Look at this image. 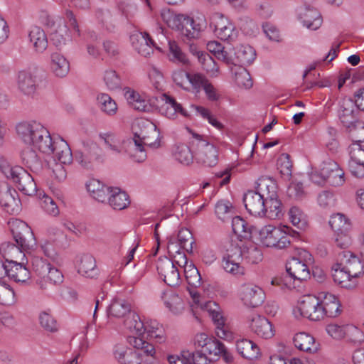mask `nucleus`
I'll return each mask as SVG.
<instances>
[{
  "label": "nucleus",
  "instance_id": "obj_1",
  "mask_svg": "<svg viewBox=\"0 0 364 364\" xmlns=\"http://www.w3.org/2000/svg\"><path fill=\"white\" fill-rule=\"evenodd\" d=\"M255 191H248L243 197L247 212L255 217L279 218L282 215V204L278 198L275 181L262 176L255 182Z\"/></svg>",
  "mask_w": 364,
  "mask_h": 364
},
{
  "label": "nucleus",
  "instance_id": "obj_2",
  "mask_svg": "<svg viewBox=\"0 0 364 364\" xmlns=\"http://www.w3.org/2000/svg\"><path fill=\"white\" fill-rule=\"evenodd\" d=\"M134 137L130 141L129 154L134 161L141 163L146 159V146L157 148L160 145L159 132L151 122L144 119H136L133 125Z\"/></svg>",
  "mask_w": 364,
  "mask_h": 364
},
{
  "label": "nucleus",
  "instance_id": "obj_3",
  "mask_svg": "<svg viewBox=\"0 0 364 364\" xmlns=\"http://www.w3.org/2000/svg\"><path fill=\"white\" fill-rule=\"evenodd\" d=\"M18 138L25 144L33 145L41 152L51 154L52 137L48 129L36 120L23 121L16 126Z\"/></svg>",
  "mask_w": 364,
  "mask_h": 364
},
{
  "label": "nucleus",
  "instance_id": "obj_4",
  "mask_svg": "<svg viewBox=\"0 0 364 364\" xmlns=\"http://www.w3.org/2000/svg\"><path fill=\"white\" fill-rule=\"evenodd\" d=\"M0 171L23 194L33 196L36 193V183L33 176L21 166H12L4 157L0 156Z\"/></svg>",
  "mask_w": 364,
  "mask_h": 364
},
{
  "label": "nucleus",
  "instance_id": "obj_5",
  "mask_svg": "<svg viewBox=\"0 0 364 364\" xmlns=\"http://www.w3.org/2000/svg\"><path fill=\"white\" fill-rule=\"evenodd\" d=\"M32 266L34 272L38 276L36 284L44 293L49 294L53 287L63 282V274L45 259L36 257L32 261Z\"/></svg>",
  "mask_w": 364,
  "mask_h": 364
},
{
  "label": "nucleus",
  "instance_id": "obj_6",
  "mask_svg": "<svg viewBox=\"0 0 364 364\" xmlns=\"http://www.w3.org/2000/svg\"><path fill=\"white\" fill-rule=\"evenodd\" d=\"M192 146L195 151V159L197 163L205 166L212 167L218 162V150L213 144L208 141L203 136L192 133Z\"/></svg>",
  "mask_w": 364,
  "mask_h": 364
},
{
  "label": "nucleus",
  "instance_id": "obj_7",
  "mask_svg": "<svg viewBox=\"0 0 364 364\" xmlns=\"http://www.w3.org/2000/svg\"><path fill=\"white\" fill-rule=\"evenodd\" d=\"M287 227L283 228L272 225L262 227L259 231V240L264 246L284 249L290 243L289 235L287 233Z\"/></svg>",
  "mask_w": 364,
  "mask_h": 364
},
{
  "label": "nucleus",
  "instance_id": "obj_8",
  "mask_svg": "<svg viewBox=\"0 0 364 364\" xmlns=\"http://www.w3.org/2000/svg\"><path fill=\"white\" fill-rule=\"evenodd\" d=\"M223 247L225 252L223 257L222 266L225 271L233 275L243 274L244 268L241 265L243 260L242 247L236 240H232L228 241Z\"/></svg>",
  "mask_w": 364,
  "mask_h": 364
},
{
  "label": "nucleus",
  "instance_id": "obj_9",
  "mask_svg": "<svg viewBox=\"0 0 364 364\" xmlns=\"http://www.w3.org/2000/svg\"><path fill=\"white\" fill-rule=\"evenodd\" d=\"M295 317H305L311 321H320L323 319L321 309V301L316 296L306 295L298 301L297 306L293 310Z\"/></svg>",
  "mask_w": 364,
  "mask_h": 364
},
{
  "label": "nucleus",
  "instance_id": "obj_10",
  "mask_svg": "<svg viewBox=\"0 0 364 364\" xmlns=\"http://www.w3.org/2000/svg\"><path fill=\"white\" fill-rule=\"evenodd\" d=\"M210 24L214 26L215 34L220 40L231 43L237 39L238 31L235 25L222 14H213Z\"/></svg>",
  "mask_w": 364,
  "mask_h": 364
},
{
  "label": "nucleus",
  "instance_id": "obj_11",
  "mask_svg": "<svg viewBox=\"0 0 364 364\" xmlns=\"http://www.w3.org/2000/svg\"><path fill=\"white\" fill-rule=\"evenodd\" d=\"M128 343L133 351L136 352L142 363L156 364V349L154 346L141 337L130 336Z\"/></svg>",
  "mask_w": 364,
  "mask_h": 364
},
{
  "label": "nucleus",
  "instance_id": "obj_12",
  "mask_svg": "<svg viewBox=\"0 0 364 364\" xmlns=\"http://www.w3.org/2000/svg\"><path fill=\"white\" fill-rule=\"evenodd\" d=\"M170 28L180 31L188 39L197 38L200 31L199 24H196L192 18L183 14H175Z\"/></svg>",
  "mask_w": 364,
  "mask_h": 364
},
{
  "label": "nucleus",
  "instance_id": "obj_13",
  "mask_svg": "<svg viewBox=\"0 0 364 364\" xmlns=\"http://www.w3.org/2000/svg\"><path fill=\"white\" fill-rule=\"evenodd\" d=\"M158 274L164 282L170 287H176L181 282L178 267L167 257L159 259L156 263Z\"/></svg>",
  "mask_w": 364,
  "mask_h": 364
},
{
  "label": "nucleus",
  "instance_id": "obj_14",
  "mask_svg": "<svg viewBox=\"0 0 364 364\" xmlns=\"http://www.w3.org/2000/svg\"><path fill=\"white\" fill-rule=\"evenodd\" d=\"M9 224L16 243L23 248H29L34 237L28 224L18 219H14Z\"/></svg>",
  "mask_w": 364,
  "mask_h": 364
},
{
  "label": "nucleus",
  "instance_id": "obj_15",
  "mask_svg": "<svg viewBox=\"0 0 364 364\" xmlns=\"http://www.w3.org/2000/svg\"><path fill=\"white\" fill-rule=\"evenodd\" d=\"M338 259L353 278H358L364 274V265L356 255L350 251L343 250L338 254Z\"/></svg>",
  "mask_w": 364,
  "mask_h": 364
},
{
  "label": "nucleus",
  "instance_id": "obj_16",
  "mask_svg": "<svg viewBox=\"0 0 364 364\" xmlns=\"http://www.w3.org/2000/svg\"><path fill=\"white\" fill-rule=\"evenodd\" d=\"M240 296L246 306L252 308L259 306L264 300L262 289L253 284H243L240 289Z\"/></svg>",
  "mask_w": 364,
  "mask_h": 364
},
{
  "label": "nucleus",
  "instance_id": "obj_17",
  "mask_svg": "<svg viewBox=\"0 0 364 364\" xmlns=\"http://www.w3.org/2000/svg\"><path fill=\"white\" fill-rule=\"evenodd\" d=\"M323 318L324 316L329 318L337 317L341 312V304L338 299L328 292L321 291L318 293Z\"/></svg>",
  "mask_w": 364,
  "mask_h": 364
},
{
  "label": "nucleus",
  "instance_id": "obj_18",
  "mask_svg": "<svg viewBox=\"0 0 364 364\" xmlns=\"http://www.w3.org/2000/svg\"><path fill=\"white\" fill-rule=\"evenodd\" d=\"M251 331L257 336L269 339L274 336L275 330L272 323L264 316L260 315H252L250 321Z\"/></svg>",
  "mask_w": 364,
  "mask_h": 364
},
{
  "label": "nucleus",
  "instance_id": "obj_19",
  "mask_svg": "<svg viewBox=\"0 0 364 364\" xmlns=\"http://www.w3.org/2000/svg\"><path fill=\"white\" fill-rule=\"evenodd\" d=\"M112 354L119 364H141L139 354L132 350L131 347L122 343L114 346Z\"/></svg>",
  "mask_w": 364,
  "mask_h": 364
},
{
  "label": "nucleus",
  "instance_id": "obj_20",
  "mask_svg": "<svg viewBox=\"0 0 364 364\" xmlns=\"http://www.w3.org/2000/svg\"><path fill=\"white\" fill-rule=\"evenodd\" d=\"M132 46L136 51L145 58H149L154 53V48L157 47L146 33H139L131 37Z\"/></svg>",
  "mask_w": 364,
  "mask_h": 364
},
{
  "label": "nucleus",
  "instance_id": "obj_21",
  "mask_svg": "<svg viewBox=\"0 0 364 364\" xmlns=\"http://www.w3.org/2000/svg\"><path fill=\"white\" fill-rule=\"evenodd\" d=\"M357 109L353 101L349 98L342 100L338 110V117L342 124L350 128L357 122Z\"/></svg>",
  "mask_w": 364,
  "mask_h": 364
},
{
  "label": "nucleus",
  "instance_id": "obj_22",
  "mask_svg": "<svg viewBox=\"0 0 364 364\" xmlns=\"http://www.w3.org/2000/svg\"><path fill=\"white\" fill-rule=\"evenodd\" d=\"M17 86L25 95L33 97L36 92V77L29 70H21L17 76Z\"/></svg>",
  "mask_w": 364,
  "mask_h": 364
},
{
  "label": "nucleus",
  "instance_id": "obj_23",
  "mask_svg": "<svg viewBox=\"0 0 364 364\" xmlns=\"http://www.w3.org/2000/svg\"><path fill=\"white\" fill-rule=\"evenodd\" d=\"M86 187L91 196L101 203H107L114 188L113 187L105 185L100 181L95 178L89 180L86 183Z\"/></svg>",
  "mask_w": 364,
  "mask_h": 364
},
{
  "label": "nucleus",
  "instance_id": "obj_24",
  "mask_svg": "<svg viewBox=\"0 0 364 364\" xmlns=\"http://www.w3.org/2000/svg\"><path fill=\"white\" fill-rule=\"evenodd\" d=\"M132 305L130 302L124 299L115 298L112 299L107 308L109 318L124 319L127 315L131 314Z\"/></svg>",
  "mask_w": 364,
  "mask_h": 364
},
{
  "label": "nucleus",
  "instance_id": "obj_25",
  "mask_svg": "<svg viewBox=\"0 0 364 364\" xmlns=\"http://www.w3.org/2000/svg\"><path fill=\"white\" fill-rule=\"evenodd\" d=\"M161 100L164 102L161 107L162 113L169 119H174L178 114L187 117V112L183 108L182 105L178 103L175 99L166 94L160 95Z\"/></svg>",
  "mask_w": 364,
  "mask_h": 364
},
{
  "label": "nucleus",
  "instance_id": "obj_26",
  "mask_svg": "<svg viewBox=\"0 0 364 364\" xmlns=\"http://www.w3.org/2000/svg\"><path fill=\"white\" fill-rule=\"evenodd\" d=\"M286 269L287 273L294 280L301 282L310 277L309 265L297 259H289L286 264Z\"/></svg>",
  "mask_w": 364,
  "mask_h": 364
},
{
  "label": "nucleus",
  "instance_id": "obj_27",
  "mask_svg": "<svg viewBox=\"0 0 364 364\" xmlns=\"http://www.w3.org/2000/svg\"><path fill=\"white\" fill-rule=\"evenodd\" d=\"M293 341L296 348L309 353H315L319 349V343L311 335L305 332L295 334Z\"/></svg>",
  "mask_w": 364,
  "mask_h": 364
},
{
  "label": "nucleus",
  "instance_id": "obj_28",
  "mask_svg": "<svg viewBox=\"0 0 364 364\" xmlns=\"http://www.w3.org/2000/svg\"><path fill=\"white\" fill-rule=\"evenodd\" d=\"M53 151L51 154H55V157L59 163L69 164L73 161L74 157L68 144L63 139L57 141L52 139Z\"/></svg>",
  "mask_w": 364,
  "mask_h": 364
},
{
  "label": "nucleus",
  "instance_id": "obj_29",
  "mask_svg": "<svg viewBox=\"0 0 364 364\" xmlns=\"http://www.w3.org/2000/svg\"><path fill=\"white\" fill-rule=\"evenodd\" d=\"M161 299L166 308L173 314H180L185 309V303L183 299L172 291L163 292Z\"/></svg>",
  "mask_w": 364,
  "mask_h": 364
},
{
  "label": "nucleus",
  "instance_id": "obj_30",
  "mask_svg": "<svg viewBox=\"0 0 364 364\" xmlns=\"http://www.w3.org/2000/svg\"><path fill=\"white\" fill-rule=\"evenodd\" d=\"M27 263H7V277L16 282H26L30 278V272L26 266Z\"/></svg>",
  "mask_w": 364,
  "mask_h": 364
},
{
  "label": "nucleus",
  "instance_id": "obj_31",
  "mask_svg": "<svg viewBox=\"0 0 364 364\" xmlns=\"http://www.w3.org/2000/svg\"><path fill=\"white\" fill-rule=\"evenodd\" d=\"M50 68L56 77H63L70 70V63L62 54L53 53L50 55Z\"/></svg>",
  "mask_w": 364,
  "mask_h": 364
},
{
  "label": "nucleus",
  "instance_id": "obj_32",
  "mask_svg": "<svg viewBox=\"0 0 364 364\" xmlns=\"http://www.w3.org/2000/svg\"><path fill=\"white\" fill-rule=\"evenodd\" d=\"M82 148L85 151V154L91 158L95 166L105 161V154L102 148L97 143L91 140L83 141Z\"/></svg>",
  "mask_w": 364,
  "mask_h": 364
},
{
  "label": "nucleus",
  "instance_id": "obj_33",
  "mask_svg": "<svg viewBox=\"0 0 364 364\" xmlns=\"http://www.w3.org/2000/svg\"><path fill=\"white\" fill-rule=\"evenodd\" d=\"M77 271L85 277L94 278L97 276L98 269L94 257L87 254L81 256L77 264Z\"/></svg>",
  "mask_w": 364,
  "mask_h": 364
},
{
  "label": "nucleus",
  "instance_id": "obj_34",
  "mask_svg": "<svg viewBox=\"0 0 364 364\" xmlns=\"http://www.w3.org/2000/svg\"><path fill=\"white\" fill-rule=\"evenodd\" d=\"M107 203L114 210H122L130 204L128 194L117 187H114L109 196Z\"/></svg>",
  "mask_w": 364,
  "mask_h": 364
},
{
  "label": "nucleus",
  "instance_id": "obj_35",
  "mask_svg": "<svg viewBox=\"0 0 364 364\" xmlns=\"http://www.w3.org/2000/svg\"><path fill=\"white\" fill-rule=\"evenodd\" d=\"M124 97L129 105L135 110L146 112L149 109L147 100L133 90L127 88L124 92Z\"/></svg>",
  "mask_w": 364,
  "mask_h": 364
},
{
  "label": "nucleus",
  "instance_id": "obj_36",
  "mask_svg": "<svg viewBox=\"0 0 364 364\" xmlns=\"http://www.w3.org/2000/svg\"><path fill=\"white\" fill-rule=\"evenodd\" d=\"M236 348L238 353L248 360L257 358L259 354V348L257 345L248 339L237 341Z\"/></svg>",
  "mask_w": 364,
  "mask_h": 364
},
{
  "label": "nucleus",
  "instance_id": "obj_37",
  "mask_svg": "<svg viewBox=\"0 0 364 364\" xmlns=\"http://www.w3.org/2000/svg\"><path fill=\"white\" fill-rule=\"evenodd\" d=\"M29 39L36 52L43 53L48 47L47 36L40 27L34 26L31 28Z\"/></svg>",
  "mask_w": 364,
  "mask_h": 364
},
{
  "label": "nucleus",
  "instance_id": "obj_38",
  "mask_svg": "<svg viewBox=\"0 0 364 364\" xmlns=\"http://www.w3.org/2000/svg\"><path fill=\"white\" fill-rule=\"evenodd\" d=\"M300 18L303 25L311 30L318 29L322 23L321 16L315 9H306L300 14Z\"/></svg>",
  "mask_w": 364,
  "mask_h": 364
},
{
  "label": "nucleus",
  "instance_id": "obj_39",
  "mask_svg": "<svg viewBox=\"0 0 364 364\" xmlns=\"http://www.w3.org/2000/svg\"><path fill=\"white\" fill-rule=\"evenodd\" d=\"M345 269L342 263H337L332 267L331 275L335 283L343 288H350V282L353 277Z\"/></svg>",
  "mask_w": 364,
  "mask_h": 364
},
{
  "label": "nucleus",
  "instance_id": "obj_40",
  "mask_svg": "<svg viewBox=\"0 0 364 364\" xmlns=\"http://www.w3.org/2000/svg\"><path fill=\"white\" fill-rule=\"evenodd\" d=\"M237 63L240 66L250 65L256 58L254 48L249 45H240L235 49V53Z\"/></svg>",
  "mask_w": 364,
  "mask_h": 364
},
{
  "label": "nucleus",
  "instance_id": "obj_41",
  "mask_svg": "<svg viewBox=\"0 0 364 364\" xmlns=\"http://www.w3.org/2000/svg\"><path fill=\"white\" fill-rule=\"evenodd\" d=\"M99 138L104 141L105 145L110 151L115 154H120L123 151V145L121 139L114 132H101Z\"/></svg>",
  "mask_w": 364,
  "mask_h": 364
},
{
  "label": "nucleus",
  "instance_id": "obj_42",
  "mask_svg": "<svg viewBox=\"0 0 364 364\" xmlns=\"http://www.w3.org/2000/svg\"><path fill=\"white\" fill-rule=\"evenodd\" d=\"M173 155L176 161L187 166L191 164L195 159V154H193L189 146L184 144L176 145Z\"/></svg>",
  "mask_w": 364,
  "mask_h": 364
},
{
  "label": "nucleus",
  "instance_id": "obj_43",
  "mask_svg": "<svg viewBox=\"0 0 364 364\" xmlns=\"http://www.w3.org/2000/svg\"><path fill=\"white\" fill-rule=\"evenodd\" d=\"M234 79L236 84L241 87L250 88L252 86V81L248 71L244 66H235L232 68Z\"/></svg>",
  "mask_w": 364,
  "mask_h": 364
},
{
  "label": "nucleus",
  "instance_id": "obj_44",
  "mask_svg": "<svg viewBox=\"0 0 364 364\" xmlns=\"http://www.w3.org/2000/svg\"><path fill=\"white\" fill-rule=\"evenodd\" d=\"M215 213L219 220L226 222L232 218L234 208L228 200H221L215 205Z\"/></svg>",
  "mask_w": 364,
  "mask_h": 364
},
{
  "label": "nucleus",
  "instance_id": "obj_45",
  "mask_svg": "<svg viewBox=\"0 0 364 364\" xmlns=\"http://www.w3.org/2000/svg\"><path fill=\"white\" fill-rule=\"evenodd\" d=\"M123 323L128 329L135 331L139 335L144 333L145 323L141 321L139 316L132 311L123 320Z\"/></svg>",
  "mask_w": 364,
  "mask_h": 364
},
{
  "label": "nucleus",
  "instance_id": "obj_46",
  "mask_svg": "<svg viewBox=\"0 0 364 364\" xmlns=\"http://www.w3.org/2000/svg\"><path fill=\"white\" fill-rule=\"evenodd\" d=\"M21 159L31 170H38L41 167V161L36 151L31 146L25 148L21 151Z\"/></svg>",
  "mask_w": 364,
  "mask_h": 364
},
{
  "label": "nucleus",
  "instance_id": "obj_47",
  "mask_svg": "<svg viewBox=\"0 0 364 364\" xmlns=\"http://www.w3.org/2000/svg\"><path fill=\"white\" fill-rule=\"evenodd\" d=\"M328 223L335 233L350 230V222L343 214L337 213L331 215Z\"/></svg>",
  "mask_w": 364,
  "mask_h": 364
},
{
  "label": "nucleus",
  "instance_id": "obj_48",
  "mask_svg": "<svg viewBox=\"0 0 364 364\" xmlns=\"http://www.w3.org/2000/svg\"><path fill=\"white\" fill-rule=\"evenodd\" d=\"M101 110L108 115H114L117 111V103L107 95L102 93L97 97Z\"/></svg>",
  "mask_w": 364,
  "mask_h": 364
},
{
  "label": "nucleus",
  "instance_id": "obj_49",
  "mask_svg": "<svg viewBox=\"0 0 364 364\" xmlns=\"http://www.w3.org/2000/svg\"><path fill=\"white\" fill-rule=\"evenodd\" d=\"M178 241L180 247L187 252H193V245L195 242L191 232L187 228H182L178 233Z\"/></svg>",
  "mask_w": 364,
  "mask_h": 364
},
{
  "label": "nucleus",
  "instance_id": "obj_50",
  "mask_svg": "<svg viewBox=\"0 0 364 364\" xmlns=\"http://www.w3.org/2000/svg\"><path fill=\"white\" fill-rule=\"evenodd\" d=\"M186 279L189 286L192 287H198L201 284V277L193 264L190 263L183 269Z\"/></svg>",
  "mask_w": 364,
  "mask_h": 364
},
{
  "label": "nucleus",
  "instance_id": "obj_51",
  "mask_svg": "<svg viewBox=\"0 0 364 364\" xmlns=\"http://www.w3.org/2000/svg\"><path fill=\"white\" fill-rule=\"evenodd\" d=\"M38 318L39 323L44 330L51 333L58 331V323L55 318L48 311L41 312Z\"/></svg>",
  "mask_w": 364,
  "mask_h": 364
},
{
  "label": "nucleus",
  "instance_id": "obj_52",
  "mask_svg": "<svg viewBox=\"0 0 364 364\" xmlns=\"http://www.w3.org/2000/svg\"><path fill=\"white\" fill-rule=\"evenodd\" d=\"M16 297L14 289L7 284L0 282V304L10 306L15 303Z\"/></svg>",
  "mask_w": 364,
  "mask_h": 364
},
{
  "label": "nucleus",
  "instance_id": "obj_53",
  "mask_svg": "<svg viewBox=\"0 0 364 364\" xmlns=\"http://www.w3.org/2000/svg\"><path fill=\"white\" fill-rule=\"evenodd\" d=\"M51 40L57 46H60L70 40L68 28L64 23L59 24L57 29L52 32Z\"/></svg>",
  "mask_w": 364,
  "mask_h": 364
},
{
  "label": "nucleus",
  "instance_id": "obj_54",
  "mask_svg": "<svg viewBox=\"0 0 364 364\" xmlns=\"http://www.w3.org/2000/svg\"><path fill=\"white\" fill-rule=\"evenodd\" d=\"M345 338L350 342L360 343L364 340L363 332L353 324L345 325Z\"/></svg>",
  "mask_w": 364,
  "mask_h": 364
},
{
  "label": "nucleus",
  "instance_id": "obj_55",
  "mask_svg": "<svg viewBox=\"0 0 364 364\" xmlns=\"http://www.w3.org/2000/svg\"><path fill=\"white\" fill-rule=\"evenodd\" d=\"M209 82V80L199 73H191L188 84L191 85L192 91L198 94L203 89L204 86Z\"/></svg>",
  "mask_w": 364,
  "mask_h": 364
},
{
  "label": "nucleus",
  "instance_id": "obj_56",
  "mask_svg": "<svg viewBox=\"0 0 364 364\" xmlns=\"http://www.w3.org/2000/svg\"><path fill=\"white\" fill-rule=\"evenodd\" d=\"M74 160L82 168L87 170L93 169L95 165L88 156L82 148L77 149L74 154Z\"/></svg>",
  "mask_w": 364,
  "mask_h": 364
},
{
  "label": "nucleus",
  "instance_id": "obj_57",
  "mask_svg": "<svg viewBox=\"0 0 364 364\" xmlns=\"http://www.w3.org/2000/svg\"><path fill=\"white\" fill-rule=\"evenodd\" d=\"M287 193L289 198L297 200H302L306 196L303 183L298 181L291 182Z\"/></svg>",
  "mask_w": 364,
  "mask_h": 364
},
{
  "label": "nucleus",
  "instance_id": "obj_58",
  "mask_svg": "<svg viewBox=\"0 0 364 364\" xmlns=\"http://www.w3.org/2000/svg\"><path fill=\"white\" fill-rule=\"evenodd\" d=\"M336 201V199L334 193L330 191H323L317 197L318 205L323 209H328L335 206Z\"/></svg>",
  "mask_w": 364,
  "mask_h": 364
},
{
  "label": "nucleus",
  "instance_id": "obj_59",
  "mask_svg": "<svg viewBox=\"0 0 364 364\" xmlns=\"http://www.w3.org/2000/svg\"><path fill=\"white\" fill-rule=\"evenodd\" d=\"M278 168L281 174L287 178L291 176L292 162L288 154H282L278 160Z\"/></svg>",
  "mask_w": 364,
  "mask_h": 364
},
{
  "label": "nucleus",
  "instance_id": "obj_60",
  "mask_svg": "<svg viewBox=\"0 0 364 364\" xmlns=\"http://www.w3.org/2000/svg\"><path fill=\"white\" fill-rule=\"evenodd\" d=\"M0 205L9 213L14 211V206L17 205V200L10 189L7 188L5 191L0 193Z\"/></svg>",
  "mask_w": 364,
  "mask_h": 364
},
{
  "label": "nucleus",
  "instance_id": "obj_61",
  "mask_svg": "<svg viewBox=\"0 0 364 364\" xmlns=\"http://www.w3.org/2000/svg\"><path fill=\"white\" fill-rule=\"evenodd\" d=\"M350 161L364 162V143L358 141L350 146Z\"/></svg>",
  "mask_w": 364,
  "mask_h": 364
},
{
  "label": "nucleus",
  "instance_id": "obj_62",
  "mask_svg": "<svg viewBox=\"0 0 364 364\" xmlns=\"http://www.w3.org/2000/svg\"><path fill=\"white\" fill-rule=\"evenodd\" d=\"M242 251V259L245 258L247 262L257 264L262 259V253L260 250L255 246L247 247Z\"/></svg>",
  "mask_w": 364,
  "mask_h": 364
},
{
  "label": "nucleus",
  "instance_id": "obj_63",
  "mask_svg": "<svg viewBox=\"0 0 364 364\" xmlns=\"http://www.w3.org/2000/svg\"><path fill=\"white\" fill-rule=\"evenodd\" d=\"M224 344L220 341L210 338L209 341H208V344H206L203 351L210 355L220 356V354L224 352Z\"/></svg>",
  "mask_w": 364,
  "mask_h": 364
},
{
  "label": "nucleus",
  "instance_id": "obj_64",
  "mask_svg": "<svg viewBox=\"0 0 364 364\" xmlns=\"http://www.w3.org/2000/svg\"><path fill=\"white\" fill-rule=\"evenodd\" d=\"M168 360L170 364H191L192 353L189 350H183L180 355H169Z\"/></svg>",
  "mask_w": 364,
  "mask_h": 364
}]
</instances>
